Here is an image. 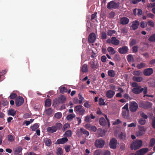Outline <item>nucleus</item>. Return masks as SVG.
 I'll use <instances>...</instances> for the list:
<instances>
[{
  "label": "nucleus",
  "mask_w": 155,
  "mask_h": 155,
  "mask_svg": "<svg viewBox=\"0 0 155 155\" xmlns=\"http://www.w3.org/2000/svg\"><path fill=\"white\" fill-rule=\"evenodd\" d=\"M131 86L134 87L132 91L135 94H139L143 91L144 94H146L147 93V88L146 87H144L143 88H142L140 86L138 85V83L135 82L132 83Z\"/></svg>",
  "instance_id": "f257e3e1"
},
{
  "label": "nucleus",
  "mask_w": 155,
  "mask_h": 155,
  "mask_svg": "<svg viewBox=\"0 0 155 155\" xmlns=\"http://www.w3.org/2000/svg\"><path fill=\"white\" fill-rule=\"evenodd\" d=\"M143 144L142 141L141 140H136L131 143L130 148L131 150H136L140 148Z\"/></svg>",
  "instance_id": "f03ea898"
},
{
  "label": "nucleus",
  "mask_w": 155,
  "mask_h": 155,
  "mask_svg": "<svg viewBox=\"0 0 155 155\" xmlns=\"http://www.w3.org/2000/svg\"><path fill=\"white\" fill-rule=\"evenodd\" d=\"M119 6V3H116L114 1H112L108 2L107 5V8L109 9H116Z\"/></svg>",
  "instance_id": "7ed1b4c3"
},
{
  "label": "nucleus",
  "mask_w": 155,
  "mask_h": 155,
  "mask_svg": "<svg viewBox=\"0 0 155 155\" xmlns=\"http://www.w3.org/2000/svg\"><path fill=\"white\" fill-rule=\"evenodd\" d=\"M140 107L145 109H148L151 107L152 105L151 103L147 101H140L139 104Z\"/></svg>",
  "instance_id": "20e7f679"
},
{
  "label": "nucleus",
  "mask_w": 155,
  "mask_h": 155,
  "mask_svg": "<svg viewBox=\"0 0 155 155\" xmlns=\"http://www.w3.org/2000/svg\"><path fill=\"white\" fill-rule=\"evenodd\" d=\"M138 107V105L136 102L133 101L130 103L129 109L131 112H135L137 109Z\"/></svg>",
  "instance_id": "39448f33"
},
{
  "label": "nucleus",
  "mask_w": 155,
  "mask_h": 155,
  "mask_svg": "<svg viewBox=\"0 0 155 155\" xmlns=\"http://www.w3.org/2000/svg\"><path fill=\"white\" fill-rule=\"evenodd\" d=\"M139 130L136 132V135L137 137H140L143 135L146 131V128L143 126H139Z\"/></svg>",
  "instance_id": "423d86ee"
},
{
  "label": "nucleus",
  "mask_w": 155,
  "mask_h": 155,
  "mask_svg": "<svg viewBox=\"0 0 155 155\" xmlns=\"http://www.w3.org/2000/svg\"><path fill=\"white\" fill-rule=\"evenodd\" d=\"M105 142L104 140L101 139L97 140L95 142V145L96 147L99 148L103 147Z\"/></svg>",
  "instance_id": "0eeeda50"
},
{
  "label": "nucleus",
  "mask_w": 155,
  "mask_h": 155,
  "mask_svg": "<svg viewBox=\"0 0 155 155\" xmlns=\"http://www.w3.org/2000/svg\"><path fill=\"white\" fill-rule=\"evenodd\" d=\"M117 141L114 138H112L110 140L109 145L110 148L115 149L117 147Z\"/></svg>",
  "instance_id": "6e6552de"
},
{
  "label": "nucleus",
  "mask_w": 155,
  "mask_h": 155,
  "mask_svg": "<svg viewBox=\"0 0 155 155\" xmlns=\"http://www.w3.org/2000/svg\"><path fill=\"white\" fill-rule=\"evenodd\" d=\"M96 40V36L95 34L92 32L89 35L88 38V41L89 43H93Z\"/></svg>",
  "instance_id": "1a4fd4ad"
},
{
  "label": "nucleus",
  "mask_w": 155,
  "mask_h": 155,
  "mask_svg": "<svg viewBox=\"0 0 155 155\" xmlns=\"http://www.w3.org/2000/svg\"><path fill=\"white\" fill-rule=\"evenodd\" d=\"M128 47L127 46H124L118 48L119 52L121 54H125L128 52Z\"/></svg>",
  "instance_id": "9d476101"
},
{
  "label": "nucleus",
  "mask_w": 155,
  "mask_h": 155,
  "mask_svg": "<svg viewBox=\"0 0 155 155\" xmlns=\"http://www.w3.org/2000/svg\"><path fill=\"white\" fill-rule=\"evenodd\" d=\"M24 102V100L23 97L19 96L16 99L15 103L16 106L17 107L21 106L23 103Z\"/></svg>",
  "instance_id": "9b49d317"
},
{
  "label": "nucleus",
  "mask_w": 155,
  "mask_h": 155,
  "mask_svg": "<svg viewBox=\"0 0 155 155\" xmlns=\"http://www.w3.org/2000/svg\"><path fill=\"white\" fill-rule=\"evenodd\" d=\"M68 141L67 137H64L58 139L55 143L56 144H64Z\"/></svg>",
  "instance_id": "f8f14e48"
},
{
  "label": "nucleus",
  "mask_w": 155,
  "mask_h": 155,
  "mask_svg": "<svg viewBox=\"0 0 155 155\" xmlns=\"http://www.w3.org/2000/svg\"><path fill=\"white\" fill-rule=\"evenodd\" d=\"M153 73V70L151 68H149L145 69L143 72L144 75L146 76H149Z\"/></svg>",
  "instance_id": "ddd939ff"
},
{
  "label": "nucleus",
  "mask_w": 155,
  "mask_h": 155,
  "mask_svg": "<svg viewBox=\"0 0 155 155\" xmlns=\"http://www.w3.org/2000/svg\"><path fill=\"white\" fill-rule=\"evenodd\" d=\"M89 64L92 69H96L98 68V64L97 61L92 60L91 61L89 62Z\"/></svg>",
  "instance_id": "4468645a"
},
{
  "label": "nucleus",
  "mask_w": 155,
  "mask_h": 155,
  "mask_svg": "<svg viewBox=\"0 0 155 155\" xmlns=\"http://www.w3.org/2000/svg\"><path fill=\"white\" fill-rule=\"evenodd\" d=\"M148 150V149L147 148H143L137 151L136 153L137 155H143L146 153Z\"/></svg>",
  "instance_id": "2eb2a0df"
},
{
  "label": "nucleus",
  "mask_w": 155,
  "mask_h": 155,
  "mask_svg": "<svg viewBox=\"0 0 155 155\" xmlns=\"http://www.w3.org/2000/svg\"><path fill=\"white\" fill-rule=\"evenodd\" d=\"M115 93V92L112 90H108L106 93V95L108 98H111L113 97Z\"/></svg>",
  "instance_id": "dca6fc26"
},
{
  "label": "nucleus",
  "mask_w": 155,
  "mask_h": 155,
  "mask_svg": "<svg viewBox=\"0 0 155 155\" xmlns=\"http://www.w3.org/2000/svg\"><path fill=\"white\" fill-rule=\"evenodd\" d=\"M106 133V131L104 130H103L101 128H98L97 130V134L98 137H103L104 136Z\"/></svg>",
  "instance_id": "f3484780"
},
{
  "label": "nucleus",
  "mask_w": 155,
  "mask_h": 155,
  "mask_svg": "<svg viewBox=\"0 0 155 155\" xmlns=\"http://www.w3.org/2000/svg\"><path fill=\"white\" fill-rule=\"evenodd\" d=\"M129 19L126 17H123L120 18V23L122 25H126L129 22Z\"/></svg>",
  "instance_id": "a211bd4d"
},
{
  "label": "nucleus",
  "mask_w": 155,
  "mask_h": 155,
  "mask_svg": "<svg viewBox=\"0 0 155 155\" xmlns=\"http://www.w3.org/2000/svg\"><path fill=\"white\" fill-rule=\"evenodd\" d=\"M47 130L48 132L53 133L57 131V129L55 126H52L51 127H48L47 128Z\"/></svg>",
  "instance_id": "6ab92c4d"
},
{
  "label": "nucleus",
  "mask_w": 155,
  "mask_h": 155,
  "mask_svg": "<svg viewBox=\"0 0 155 155\" xmlns=\"http://www.w3.org/2000/svg\"><path fill=\"white\" fill-rule=\"evenodd\" d=\"M66 97L63 95H62L58 98V102L59 103L63 104L66 101Z\"/></svg>",
  "instance_id": "aec40b11"
},
{
  "label": "nucleus",
  "mask_w": 155,
  "mask_h": 155,
  "mask_svg": "<svg viewBox=\"0 0 155 155\" xmlns=\"http://www.w3.org/2000/svg\"><path fill=\"white\" fill-rule=\"evenodd\" d=\"M139 24L138 21L136 20L133 22L131 25V27L133 29L135 30L138 27Z\"/></svg>",
  "instance_id": "412c9836"
},
{
  "label": "nucleus",
  "mask_w": 155,
  "mask_h": 155,
  "mask_svg": "<svg viewBox=\"0 0 155 155\" xmlns=\"http://www.w3.org/2000/svg\"><path fill=\"white\" fill-rule=\"evenodd\" d=\"M112 44L115 45H118L120 43L119 41L115 37H112Z\"/></svg>",
  "instance_id": "4be33fe9"
},
{
  "label": "nucleus",
  "mask_w": 155,
  "mask_h": 155,
  "mask_svg": "<svg viewBox=\"0 0 155 155\" xmlns=\"http://www.w3.org/2000/svg\"><path fill=\"white\" fill-rule=\"evenodd\" d=\"M132 79L134 81L138 82H141L143 80V78L140 76H134L133 77Z\"/></svg>",
  "instance_id": "5701e85b"
},
{
  "label": "nucleus",
  "mask_w": 155,
  "mask_h": 155,
  "mask_svg": "<svg viewBox=\"0 0 155 155\" xmlns=\"http://www.w3.org/2000/svg\"><path fill=\"white\" fill-rule=\"evenodd\" d=\"M44 142L45 144L48 147H50L52 144L51 140L48 138H46L44 140Z\"/></svg>",
  "instance_id": "b1692460"
},
{
  "label": "nucleus",
  "mask_w": 155,
  "mask_h": 155,
  "mask_svg": "<svg viewBox=\"0 0 155 155\" xmlns=\"http://www.w3.org/2000/svg\"><path fill=\"white\" fill-rule=\"evenodd\" d=\"M99 122L100 125L105 126L107 125V122L104 117H101L100 118Z\"/></svg>",
  "instance_id": "393cba45"
},
{
  "label": "nucleus",
  "mask_w": 155,
  "mask_h": 155,
  "mask_svg": "<svg viewBox=\"0 0 155 155\" xmlns=\"http://www.w3.org/2000/svg\"><path fill=\"white\" fill-rule=\"evenodd\" d=\"M122 116L124 118L127 119L129 116V110H123L122 112Z\"/></svg>",
  "instance_id": "a878e982"
},
{
  "label": "nucleus",
  "mask_w": 155,
  "mask_h": 155,
  "mask_svg": "<svg viewBox=\"0 0 155 155\" xmlns=\"http://www.w3.org/2000/svg\"><path fill=\"white\" fill-rule=\"evenodd\" d=\"M22 148L20 147H18L14 149V154L16 155L20 153L22 151Z\"/></svg>",
  "instance_id": "bb28decb"
},
{
  "label": "nucleus",
  "mask_w": 155,
  "mask_h": 155,
  "mask_svg": "<svg viewBox=\"0 0 155 155\" xmlns=\"http://www.w3.org/2000/svg\"><path fill=\"white\" fill-rule=\"evenodd\" d=\"M16 111H15L14 109H11L8 111V115H11L14 116L16 115Z\"/></svg>",
  "instance_id": "cd10ccee"
},
{
  "label": "nucleus",
  "mask_w": 155,
  "mask_h": 155,
  "mask_svg": "<svg viewBox=\"0 0 155 155\" xmlns=\"http://www.w3.org/2000/svg\"><path fill=\"white\" fill-rule=\"evenodd\" d=\"M81 71L83 73H86L88 71V67L86 64H84L82 66Z\"/></svg>",
  "instance_id": "c85d7f7f"
},
{
  "label": "nucleus",
  "mask_w": 155,
  "mask_h": 155,
  "mask_svg": "<svg viewBox=\"0 0 155 155\" xmlns=\"http://www.w3.org/2000/svg\"><path fill=\"white\" fill-rule=\"evenodd\" d=\"M72 135V131L71 130H67L64 134V136L65 137H70Z\"/></svg>",
  "instance_id": "c756f323"
},
{
  "label": "nucleus",
  "mask_w": 155,
  "mask_h": 155,
  "mask_svg": "<svg viewBox=\"0 0 155 155\" xmlns=\"http://www.w3.org/2000/svg\"><path fill=\"white\" fill-rule=\"evenodd\" d=\"M75 116V115L74 114H70L67 116L66 118L68 120H71Z\"/></svg>",
  "instance_id": "7c9ffc66"
},
{
  "label": "nucleus",
  "mask_w": 155,
  "mask_h": 155,
  "mask_svg": "<svg viewBox=\"0 0 155 155\" xmlns=\"http://www.w3.org/2000/svg\"><path fill=\"white\" fill-rule=\"evenodd\" d=\"M51 104V101L50 99L48 98L45 101V106L46 107H50Z\"/></svg>",
  "instance_id": "2f4dec72"
},
{
  "label": "nucleus",
  "mask_w": 155,
  "mask_h": 155,
  "mask_svg": "<svg viewBox=\"0 0 155 155\" xmlns=\"http://www.w3.org/2000/svg\"><path fill=\"white\" fill-rule=\"evenodd\" d=\"M107 73L108 76L112 78L114 77L115 74V71L113 70H109Z\"/></svg>",
  "instance_id": "473e14b6"
},
{
  "label": "nucleus",
  "mask_w": 155,
  "mask_h": 155,
  "mask_svg": "<svg viewBox=\"0 0 155 155\" xmlns=\"http://www.w3.org/2000/svg\"><path fill=\"white\" fill-rule=\"evenodd\" d=\"M119 138L122 140H126V136L125 134L121 132L118 136Z\"/></svg>",
  "instance_id": "72a5a7b5"
},
{
  "label": "nucleus",
  "mask_w": 155,
  "mask_h": 155,
  "mask_svg": "<svg viewBox=\"0 0 155 155\" xmlns=\"http://www.w3.org/2000/svg\"><path fill=\"white\" fill-rule=\"evenodd\" d=\"M107 50L108 52L111 54H114L116 52V51L114 48L111 47H108L107 48Z\"/></svg>",
  "instance_id": "f704fd0d"
},
{
  "label": "nucleus",
  "mask_w": 155,
  "mask_h": 155,
  "mask_svg": "<svg viewBox=\"0 0 155 155\" xmlns=\"http://www.w3.org/2000/svg\"><path fill=\"white\" fill-rule=\"evenodd\" d=\"M146 64L143 62H141L140 64H138L137 65V67L139 69H141L143 68L146 67Z\"/></svg>",
  "instance_id": "c9c22d12"
},
{
  "label": "nucleus",
  "mask_w": 155,
  "mask_h": 155,
  "mask_svg": "<svg viewBox=\"0 0 155 155\" xmlns=\"http://www.w3.org/2000/svg\"><path fill=\"white\" fill-rule=\"evenodd\" d=\"M147 25V23L144 21H141L140 24V26L142 28H143L146 27Z\"/></svg>",
  "instance_id": "e433bc0d"
},
{
  "label": "nucleus",
  "mask_w": 155,
  "mask_h": 155,
  "mask_svg": "<svg viewBox=\"0 0 155 155\" xmlns=\"http://www.w3.org/2000/svg\"><path fill=\"white\" fill-rule=\"evenodd\" d=\"M80 132L84 134H86L87 136H88L89 134L88 131L82 128H80Z\"/></svg>",
  "instance_id": "4c0bfd02"
},
{
  "label": "nucleus",
  "mask_w": 155,
  "mask_h": 155,
  "mask_svg": "<svg viewBox=\"0 0 155 155\" xmlns=\"http://www.w3.org/2000/svg\"><path fill=\"white\" fill-rule=\"evenodd\" d=\"M116 32L115 30H110L107 31V33L108 36H112L113 34H115Z\"/></svg>",
  "instance_id": "58836bf2"
},
{
  "label": "nucleus",
  "mask_w": 155,
  "mask_h": 155,
  "mask_svg": "<svg viewBox=\"0 0 155 155\" xmlns=\"http://www.w3.org/2000/svg\"><path fill=\"white\" fill-rule=\"evenodd\" d=\"M39 126L37 123L31 126L30 127V128L33 131H35L38 127Z\"/></svg>",
  "instance_id": "ea45409f"
},
{
  "label": "nucleus",
  "mask_w": 155,
  "mask_h": 155,
  "mask_svg": "<svg viewBox=\"0 0 155 155\" xmlns=\"http://www.w3.org/2000/svg\"><path fill=\"white\" fill-rule=\"evenodd\" d=\"M104 100L102 97L100 98L99 99V104L100 106L104 105L105 104L104 102Z\"/></svg>",
  "instance_id": "a19ab883"
},
{
  "label": "nucleus",
  "mask_w": 155,
  "mask_h": 155,
  "mask_svg": "<svg viewBox=\"0 0 155 155\" xmlns=\"http://www.w3.org/2000/svg\"><path fill=\"white\" fill-rule=\"evenodd\" d=\"M45 112L46 114L48 115L49 116L51 115L52 113V110L51 108H49L48 109H46L45 110Z\"/></svg>",
  "instance_id": "79ce46f5"
},
{
  "label": "nucleus",
  "mask_w": 155,
  "mask_h": 155,
  "mask_svg": "<svg viewBox=\"0 0 155 155\" xmlns=\"http://www.w3.org/2000/svg\"><path fill=\"white\" fill-rule=\"evenodd\" d=\"M127 58L129 62L133 61L134 60L133 55L131 54L128 55L127 57Z\"/></svg>",
  "instance_id": "37998d69"
},
{
  "label": "nucleus",
  "mask_w": 155,
  "mask_h": 155,
  "mask_svg": "<svg viewBox=\"0 0 155 155\" xmlns=\"http://www.w3.org/2000/svg\"><path fill=\"white\" fill-rule=\"evenodd\" d=\"M60 92L61 93H63L64 92H67L68 91V90L66 87H60Z\"/></svg>",
  "instance_id": "c03bdc74"
},
{
  "label": "nucleus",
  "mask_w": 155,
  "mask_h": 155,
  "mask_svg": "<svg viewBox=\"0 0 155 155\" xmlns=\"http://www.w3.org/2000/svg\"><path fill=\"white\" fill-rule=\"evenodd\" d=\"M113 59L115 61H119L120 60V58L119 55L115 54L114 55Z\"/></svg>",
  "instance_id": "a18cd8bd"
},
{
  "label": "nucleus",
  "mask_w": 155,
  "mask_h": 155,
  "mask_svg": "<svg viewBox=\"0 0 155 155\" xmlns=\"http://www.w3.org/2000/svg\"><path fill=\"white\" fill-rule=\"evenodd\" d=\"M155 144V139L154 138H152L150 141L149 147H153Z\"/></svg>",
  "instance_id": "49530a36"
},
{
  "label": "nucleus",
  "mask_w": 155,
  "mask_h": 155,
  "mask_svg": "<svg viewBox=\"0 0 155 155\" xmlns=\"http://www.w3.org/2000/svg\"><path fill=\"white\" fill-rule=\"evenodd\" d=\"M146 121V120L145 119L140 118L139 119L138 123L141 125H144L145 124Z\"/></svg>",
  "instance_id": "de8ad7c7"
},
{
  "label": "nucleus",
  "mask_w": 155,
  "mask_h": 155,
  "mask_svg": "<svg viewBox=\"0 0 155 155\" xmlns=\"http://www.w3.org/2000/svg\"><path fill=\"white\" fill-rule=\"evenodd\" d=\"M56 153L57 155H63V151L61 147L58 148Z\"/></svg>",
  "instance_id": "09e8293b"
},
{
  "label": "nucleus",
  "mask_w": 155,
  "mask_h": 155,
  "mask_svg": "<svg viewBox=\"0 0 155 155\" xmlns=\"http://www.w3.org/2000/svg\"><path fill=\"white\" fill-rule=\"evenodd\" d=\"M62 116V114L60 112L56 113L54 115V117L55 118L58 119L61 118V117Z\"/></svg>",
  "instance_id": "8fccbe9b"
},
{
  "label": "nucleus",
  "mask_w": 155,
  "mask_h": 155,
  "mask_svg": "<svg viewBox=\"0 0 155 155\" xmlns=\"http://www.w3.org/2000/svg\"><path fill=\"white\" fill-rule=\"evenodd\" d=\"M94 155H102V150H96L94 153Z\"/></svg>",
  "instance_id": "3c124183"
},
{
  "label": "nucleus",
  "mask_w": 155,
  "mask_h": 155,
  "mask_svg": "<svg viewBox=\"0 0 155 155\" xmlns=\"http://www.w3.org/2000/svg\"><path fill=\"white\" fill-rule=\"evenodd\" d=\"M70 127V124L68 123H65L63 126L62 130L63 131H64L67 129L69 128Z\"/></svg>",
  "instance_id": "603ef678"
},
{
  "label": "nucleus",
  "mask_w": 155,
  "mask_h": 155,
  "mask_svg": "<svg viewBox=\"0 0 155 155\" xmlns=\"http://www.w3.org/2000/svg\"><path fill=\"white\" fill-rule=\"evenodd\" d=\"M8 140L10 142H12L15 140L14 138L13 137V136L9 134L8 136Z\"/></svg>",
  "instance_id": "864d4df0"
},
{
  "label": "nucleus",
  "mask_w": 155,
  "mask_h": 155,
  "mask_svg": "<svg viewBox=\"0 0 155 155\" xmlns=\"http://www.w3.org/2000/svg\"><path fill=\"white\" fill-rule=\"evenodd\" d=\"M147 22V25L151 27H153L154 26V23L152 20H148Z\"/></svg>",
  "instance_id": "5fc2aeb1"
},
{
  "label": "nucleus",
  "mask_w": 155,
  "mask_h": 155,
  "mask_svg": "<svg viewBox=\"0 0 155 155\" xmlns=\"http://www.w3.org/2000/svg\"><path fill=\"white\" fill-rule=\"evenodd\" d=\"M97 12H95L94 13L92 14L91 16V20H93L95 19L96 18H97Z\"/></svg>",
  "instance_id": "6e6d98bb"
},
{
  "label": "nucleus",
  "mask_w": 155,
  "mask_h": 155,
  "mask_svg": "<svg viewBox=\"0 0 155 155\" xmlns=\"http://www.w3.org/2000/svg\"><path fill=\"white\" fill-rule=\"evenodd\" d=\"M148 40L150 42H155V34L151 35L149 38Z\"/></svg>",
  "instance_id": "4d7b16f0"
},
{
  "label": "nucleus",
  "mask_w": 155,
  "mask_h": 155,
  "mask_svg": "<svg viewBox=\"0 0 155 155\" xmlns=\"http://www.w3.org/2000/svg\"><path fill=\"white\" fill-rule=\"evenodd\" d=\"M110 152L108 150H102V155H110Z\"/></svg>",
  "instance_id": "13d9d810"
},
{
  "label": "nucleus",
  "mask_w": 155,
  "mask_h": 155,
  "mask_svg": "<svg viewBox=\"0 0 155 155\" xmlns=\"http://www.w3.org/2000/svg\"><path fill=\"white\" fill-rule=\"evenodd\" d=\"M57 128V130L60 129L62 127V124L59 123H57L55 125V126Z\"/></svg>",
  "instance_id": "bf43d9fd"
},
{
  "label": "nucleus",
  "mask_w": 155,
  "mask_h": 155,
  "mask_svg": "<svg viewBox=\"0 0 155 155\" xmlns=\"http://www.w3.org/2000/svg\"><path fill=\"white\" fill-rule=\"evenodd\" d=\"M138 47L137 46H135L133 47L132 48V50L133 52L136 53L138 51Z\"/></svg>",
  "instance_id": "052dcab7"
},
{
  "label": "nucleus",
  "mask_w": 155,
  "mask_h": 155,
  "mask_svg": "<svg viewBox=\"0 0 155 155\" xmlns=\"http://www.w3.org/2000/svg\"><path fill=\"white\" fill-rule=\"evenodd\" d=\"M107 37L106 33L104 32H102L101 34V38L102 39H105Z\"/></svg>",
  "instance_id": "680f3d73"
},
{
  "label": "nucleus",
  "mask_w": 155,
  "mask_h": 155,
  "mask_svg": "<svg viewBox=\"0 0 155 155\" xmlns=\"http://www.w3.org/2000/svg\"><path fill=\"white\" fill-rule=\"evenodd\" d=\"M148 11L146 12V14L147 17L148 18H153L154 17V15L151 13H148Z\"/></svg>",
  "instance_id": "e2e57ef3"
},
{
  "label": "nucleus",
  "mask_w": 155,
  "mask_h": 155,
  "mask_svg": "<svg viewBox=\"0 0 155 155\" xmlns=\"http://www.w3.org/2000/svg\"><path fill=\"white\" fill-rule=\"evenodd\" d=\"M91 119L90 117V116L89 115H87L85 117L84 120L86 122H88L89 121H91Z\"/></svg>",
  "instance_id": "0e129e2a"
},
{
  "label": "nucleus",
  "mask_w": 155,
  "mask_h": 155,
  "mask_svg": "<svg viewBox=\"0 0 155 155\" xmlns=\"http://www.w3.org/2000/svg\"><path fill=\"white\" fill-rule=\"evenodd\" d=\"M17 96L16 94L15 93H12L10 96V97L11 99H14Z\"/></svg>",
  "instance_id": "69168bd1"
},
{
  "label": "nucleus",
  "mask_w": 155,
  "mask_h": 155,
  "mask_svg": "<svg viewBox=\"0 0 155 155\" xmlns=\"http://www.w3.org/2000/svg\"><path fill=\"white\" fill-rule=\"evenodd\" d=\"M82 106L81 105H78L77 106L75 107V110L76 111L78 112H79L80 110L82 108Z\"/></svg>",
  "instance_id": "338daca9"
},
{
  "label": "nucleus",
  "mask_w": 155,
  "mask_h": 155,
  "mask_svg": "<svg viewBox=\"0 0 155 155\" xmlns=\"http://www.w3.org/2000/svg\"><path fill=\"white\" fill-rule=\"evenodd\" d=\"M137 43L136 40L134 39L131 40V42L130 43V46H132L135 45Z\"/></svg>",
  "instance_id": "774afa93"
}]
</instances>
